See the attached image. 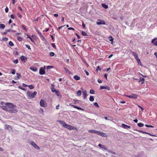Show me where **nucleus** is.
<instances>
[{
    "mask_svg": "<svg viewBox=\"0 0 157 157\" xmlns=\"http://www.w3.org/2000/svg\"><path fill=\"white\" fill-rule=\"evenodd\" d=\"M16 107V106L11 103H7L6 105L1 106V108L10 113H15L17 111L16 109L13 108Z\"/></svg>",
    "mask_w": 157,
    "mask_h": 157,
    "instance_id": "nucleus-1",
    "label": "nucleus"
},
{
    "mask_svg": "<svg viewBox=\"0 0 157 157\" xmlns=\"http://www.w3.org/2000/svg\"><path fill=\"white\" fill-rule=\"evenodd\" d=\"M88 132L91 133L96 134L98 135L101 136L103 137H105L106 135L105 133L100 131H97L93 130H89Z\"/></svg>",
    "mask_w": 157,
    "mask_h": 157,
    "instance_id": "nucleus-2",
    "label": "nucleus"
},
{
    "mask_svg": "<svg viewBox=\"0 0 157 157\" xmlns=\"http://www.w3.org/2000/svg\"><path fill=\"white\" fill-rule=\"evenodd\" d=\"M28 96L30 98H33L37 94L36 91H34L33 93H32L30 91H28L26 92Z\"/></svg>",
    "mask_w": 157,
    "mask_h": 157,
    "instance_id": "nucleus-3",
    "label": "nucleus"
},
{
    "mask_svg": "<svg viewBox=\"0 0 157 157\" xmlns=\"http://www.w3.org/2000/svg\"><path fill=\"white\" fill-rule=\"evenodd\" d=\"M45 66H44V67H41L40 68V70H39V74H40L41 75H43L45 74Z\"/></svg>",
    "mask_w": 157,
    "mask_h": 157,
    "instance_id": "nucleus-4",
    "label": "nucleus"
},
{
    "mask_svg": "<svg viewBox=\"0 0 157 157\" xmlns=\"http://www.w3.org/2000/svg\"><path fill=\"white\" fill-rule=\"evenodd\" d=\"M124 96L131 98L136 99L137 98V95L136 94H132L129 95L124 94Z\"/></svg>",
    "mask_w": 157,
    "mask_h": 157,
    "instance_id": "nucleus-5",
    "label": "nucleus"
},
{
    "mask_svg": "<svg viewBox=\"0 0 157 157\" xmlns=\"http://www.w3.org/2000/svg\"><path fill=\"white\" fill-rule=\"evenodd\" d=\"M96 23L98 25H105V23L104 21L101 20L100 19L98 20L96 22Z\"/></svg>",
    "mask_w": 157,
    "mask_h": 157,
    "instance_id": "nucleus-6",
    "label": "nucleus"
},
{
    "mask_svg": "<svg viewBox=\"0 0 157 157\" xmlns=\"http://www.w3.org/2000/svg\"><path fill=\"white\" fill-rule=\"evenodd\" d=\"M65 128L69 130H75L76 129V128L73 126H72L70 125L67 124L66 125V126Z\"/></svg>",
    "mask_w": 157,
    "mask_h": 157,
    "instance_id": "nucleus-7",
    "label": "nucleus"
},
{
    "mask_svg": "<svg viewBox=\"0 0 157 157\" xmlns=\"http://www.w3.org/2000/svg\"><path fill=\"white\" fill-rule=\"evenodd\" d=\"M100 90H102L104 89H105L108 90L109 91L111 89L108 86H100Z\"/></svg>",
    "mask_w": 157,
    "mask_h": 157,
    "instance_id": "nucleus-8",
    "label": "nucleus"
},
{
    "mask_svg": "<svg viewBox=\"0 0 157 157\" xmlns=\"http://www.w3.org/2000/svg\"><path fill=\"white\" fill-rule=\"evenodd\" d=\"M151 43L155 46H157V38H155L152 39L151 42Z\"/></svg>",
    "mask_w": 157,
    "mask_h": 157,
    "instance_id": "nucleus-9",
    "label": "nucleus"
},
{
    "mask_svg": "<svg viewBox=\"0 0 157 157\" xmlns=\"http://www.w3.org/2000/svg\"><path fill=\"white\" fill-rule=\"evenodd\" d=\"M31 144L35 148H36L37 149H39L40 147L38 146L34 142L32 141L31 142Z\"/></svg>",
    "mask_w": 157,
    "mask_h": 157,
    "instance_id": "nucleus-10",
    "label": "nucleus"
},
{
    "mask_svg": "<svg viewBox=\"0 0 157 157\" xmlns=\"http://www.w3.org/2000/svg\"><path fill=\"white\" fill-rule=\"evenodd\" d=\"M20 59L22 61L25 62L27 60V58L26 57L22 56L20 57Z\"/></svg>",
    "mask_w": 157,
    "mask_h": 157,
    "instance_id": "nucleus-11",
    "label": "nucleus"
},
{
    "mask_svg": "<svg viewBox=\"0 0 157 157\" xmlns=\"http://www.w3.org/2000/svg\"><path fill=\"white\" fill-rule=\"evenodd\" d=\"M98 146L100 148H102L104 150L107 151L108 150V149L105 146L102 145L101 144H99Z\"/></svg>",
    "mask_w": 157,
    "mask_h": 157,
    "instance_id": "nucleus-12",
    "label": "nucleus"
},
{
    "mask_svg": "<svg viewBox=\"0 0 157 157\" xmlns=\"http://www.w3.org/2000/svg\"><path fill=\"white\" fill-rule=\"evenodd\" d=\"M121 127L124 128L128 129L130 128V126H128L124 124H121Z\"/></svg>",
    "mask_w": 157,
    "mask_h": 157,
    "instance_id": "nucleus-13",
    "label": "nucleus"
},
{
    "mask_svg": "<svg viewBox=\"0 0 157 157\" xmlns=\"http://www.w3.org/2000/svg\"><path fill=\"white\" fill-rule=\"evenodd\" d=\"M69 105L71 106L72 107H73L74 108L77 109H78L80 110H83V109H82L81 108L78 107L77 106L75 105H72L71 104H70Z\"/></svg>",
    "mask_w": 157,
    "mask_h": 157,
    "instance_id": "nucleus-14",
    "label": "nucleus"
},
{
    "mask_svg": "<svg viewBox=\"0 0 157 157\" xmlns=\"http://www.w3.org/2000/svg\"><path fill=\"white\" fill-rule=\"evenodd\" d=\"M59 122L64 127H65L66 126V125L67 124H66L65 122L64 121H59Z\"/></svg>",
    "mask_w": 157,
    "mask_h": 157,
    "instance_id": "nucleus-15",
    "label": "nucleus"
},
{
    "mask_svg": "<svg viewBox=\"0 0 157 157\" xmlns=\"http://www.w3.org/2000/svg\"><path fill=\"white\" fill-rule=\"evenodd\" d=\"M40 106L42 107L46 106V104H44V100L43 99L41 100L40 102Z\"/></svg>",
    "mask_w": 157,
    "mask_h": 157,
    "instance_id": "nucleus-16",
    "label": "nucleus"
},
{
    "mask_svg": "<svg viewBox=\"0 0 157 157\" xmlns=\"http://www.w3.org/2000/svg\"><path fill=\"white\" fill-rule=\"evenodd\" d=\"M82 93L83 95L84 96V99H85L86 98L87 95L86 91V90H84L82 92Z\"/></svg>",
    "mask_w": 157,
    "mask_h": 157,
    "instance_id": "nucleus-17",
    "label": "nucleus"
},
{
    "mask_svg": "<svg viewBox=\"0 0 157 157\" xmlns=\"http://www.w3.org/2000/svg\"><path fill=\"white\" fill-rule=\"evenodd\" d=\"M52 87L51 88V91L52 92L54 93L56 92H57V90H56L54 87V85L53 84L52 85Z\"/></svg>",
    "mask_w": 157,
    "mask_h": 157,
    "instance_id": "nucleus-18",
    "label": "nucleus"
},
{
    "mask_svg": "<svg viewBox=\"0 0 157 157\" xmlns=\"http://www.w3.org/2000/svg\"><path fill=\"white\" fill-rule=\"evenodd\" d=\"M5 128L9 130H10L12 129L10 125H5Z\"/></svg>",
    "mask_w": 157,
    "mask_h": 157,
    "instance_id": "nucleus-19",
    "label": "nucleus"
},
{
    "mask_svg": "<svg viewBox=\"0 0 157 157\" xmlns=\"http://www.w3.org/2000/svg\"><path fill=\"white\" fill-rule=\"evenodd\" d=\"M16 75L17 76L15 77V79L17 80L20 79L21 77L20 74L19 73H17Z\"/></svg>",
    "mask_w": 157,
    "mask_h": 157,
    "instance_id": "nucleus-20",
    "label": "nucleus"
},
{
    "mask_svg": "<svg viewBox=\"0 0 157 157\" xmlns=\"http://www.w3.org/2000/svg\"><path fill=\"white\" fill-rule=\"evenodd\" d=\"M36 30L41 37L44 38V37L43 36V35L42 34V33L40 32V31L38 30L37 29H36Z\"/></svg>",
    "mask_w": 157,
    "mask_h": 157,
    "instance_id": "nucleus-21",
    "label": "nucleus"
},
{
    "mask_svg": "<svg viewBox=\"0 0 157 157\" xmlns=\"http://www.w3.org/2000/svg\"><path fill=\"white\" fill-rule=\"evenodd\" d=\"M31 70L36 72L37 71V68L36 67H31L29 68Z\"/></svg>",
    "mask_w": 157,
    "mask_h": 157,
    "instance_id": "nucleus-22",
    "label": "nucleus"
},
{
    "mask_svg": "<svg viewBox=\"0 0 157 157\" xmlns=\"http://www.w3.org/2000/svg\"><path fill=\"white\" fill-rule=\"evenodd\" d=\"M76 80H78L80 79V77L77 75H75L73 77Z\"/></svg>",
    "mask_w": 157,
    "mask_h": 157,
    "instance_id": "nucleus-23",
    "label": "nucleus"
},
{
    "mask_svg": "<svg viewBox=\"0 0 157 157\" xmlns=\"http://www.w3.org/2000/svg\"><path fill=\"white\" fill-rule=\"evenodd\" d=\"M82 92L80 90H78L77 91V95L78 96H80L81 95Z\"/></svg>",
    "mask_w": 157,
    "mask_h": 157,
    "instance_id": "nucleus-24",
    "label": "nucleus"
},
{
    "mask_svg": "<svg viewBox=\"0 0 157 157\" xmlns=\"http://www.w3.org/2000/svg\"><path fill=\"white\" fill-rule=\"evenodd\" d=\"M105 9L108 8V6L105 4H102L101 5Z\"/></svg>",
    "mask_w": 157,
    "mask_h": 157,
    "instance_id": "nucleus-25",
    "label": "nucleus"
},
{
    "mask_svg": "<svg viewBox=\"0 0 157 157\" xmlns=\"http://www.w3.org/2000/svg\"><path fill=\"white\" fill-rule=\"evenodd\" d=\"M89 100L91 101H93L94 100V98L93 96H90V97Z\"/></svg>",
    "mask_w": 157,
    "mask_h": 157,
    "instance_id": "nucleus-26",
    "label": "nucleus"
},
{
    "mask_svg": "<svg viewBox=\"0 0 157 157\" xmlns=\"http://www.w3.org/2000/svg\"><path fill=\"white\" fill-rule=\"evenodd\" d=\"M138 126L140 127H142L144 126L143 124L141 123H140L137 124Z\"/></svg>",
    "mask_w": 157,
    "mask_h": 157,
    "instance_id": "nucleus-27",
    "label": "nucleus"
},
{
    "mask_svg": "<svg viewBox=\"0 0 157 157\" xmlns=\"http://www.w3.org/2000/svg\"><path fill=\"white\" fill-rule=\"evenodd\" d=\"M64 69L69 74L71 73L70 71H69L68 69L65 67L64 68Z\"/></svg>",
    "mask_w": 157,
    "mask_h": 157,
    "instance_id": "nucleus-28",
    "label": "nucleus"
},
{
    "mask_svg": "<svg viewBox=\"0 0 157 157\" xmlns=\"http://www.w3.org/2000/svg\"><path fill=\"white\" fill-rule=\"evenodd\" d=\"M7 103H5L4 102L2 101L1 102L0 104L1 105H0V106H3V105H6Z\"/></svg>",
    "mask_w": 157,
    "mask_h": 157,
    "instance_id": "nucleus-29",
    "label": "nucleus"
},
{
    "mask_svg": "<svg viewBox=\"0 0 157 157\" xmlns=\"http://www.w3.org/2000/svg\"><path fill=\"white\" fill-rule=\"evenodd\" d=\"M5 27V25L3 24H1L0 25V28L4 29Z\"/></svg>",
    "mask_w": 157,
    "mask_h": 157,
    "instance_id": "nucleus-30",
    "label": "nucleus"
},
{
    "mask_svg": "<svg viewBox=\"0 0 157 157\" xmlns=\"http://www.w3.org/2000/svg\"><path fill=\"white\" fill-rule=\"evenodd\" d=\"M145 79L144 78H140L139 80V82H140L141 81H143L144 82V81ZM144 82H142V84H143L144 83Z\"/></svg>",
    "mask_w": 157,
    "mask_h": 157,
    "instance_id": "nucleus-31",
    "label": "nucleus"
},
{
    "mask_svg": "<svg viewBox=\"0 0 157 157\" xmlns=\"http://www.w3.org/2000/svg\"><path fill=\"white\" fill-rule=\"evenodd\" d=\"M28 86L29 87V88L30 89H33L34 88V86L32 85H28Z\"/></svg>",
    "mask_w": 157,
    "mask_h": 157,
    "instance_id": "nucleus-32",
    "label": "nucleus"
},
{
    "mask_svg": "<svg viewBox=\"0 0 157 157\" xmlns=\"http://www.w3.org/2000/svg\"><path fill=\"white\" fill-rule=\"evenodd\" d=\"M82 34L83 36H87V34L85 33V32L84 31H82Z\"/></svg>",
    "mask_w": 157,
    "mask_h": 157,
    "instance_id": "nucleus-33",
    "label": "nucleus"
},
{
    "mask_svg": "<svg viewBox=\"0 0 157 157\" xmlns=\"http://www.w3.org/2000/svg\"><path fill=\"white\" fill-rule=\"evenodd\" d=\"M7 32H15L16 31L15 30H11V29H9L8 30H7Z\"/></svg>",
    "mask_w": 157,
    "mask_h": 157,
    "instance_id": "nucleus-34",
    "label": "nucleus"
},
{
    "mask_svg": "<svg viewBox=\"0 0 157 157\" xmlns=\"http://www.w3.org/2000/svg\"><path fill=\"white\" fill-rule=\"evenodd\" d=\"M53 68V66H48L46 68L47 69H51Z\"/></svg>",
    "mask_w": 157,
    "mask_h": 157,
    "instance_id": "nucleus-35",
    "label": "nucleus"
},
{
    "mask_svg": "<svg viewBox=\"0 0 157 157\" xmlns=\"http://www.w3.org/2000/svg\"><path fill=\"white\" fill-rule=\"evenodd\" d=\"M94 91L93 90L91 89L90 90V93L92 94H94Z\"/></svg>",
    "mask_w": 157,
    "mask_h": 157,
    "instance_id": "nucleus-36",
    "label": "nucleus"
},
{
    "mask_svg": "<svg viewBox=\"0 0 157 157\" xmlns=\"http://www.w3.org/2000/svg\"><path fill=\"white\" fill-rule=\"evenodd\" d=\"M49 54H50V55L51 56H54L55 55V53L53 52H51L49 53Z\"/></svg>",
    "mask_w": 157,
    "mask_h": 157,
    "instance_id": "nucleus-37",
    "label": "nucleus"
},
{
    "mask_svg": "<svg viewBox=\"0 0 157 157\" xmlns=\"http://www.w3.org/2000/svg\"><path fill=\"white\" fill-rule=\"evenodd\" d=\"M9 45L11 46H13L14 45L13 43L11 41H10L9 42Z\"/></svg>",
    "mask_w": 157,
    "mask_h": 157,
    "instance_id": "nucleus-38",
    "label": "nucleus"
},
{
    "mask_svg": "<svg viewBox=\"0 0 157 157\" xmlns=\"http://www.w3.org/2000/svg\"><path fill=\"white\" fill-rule=\"evenodd\" d=\"M13 62L14 63L17 64L18 62V60L17 59H16L13 61Z\"/></svg>",
    "mask_w": 157,
    "mask_h": 157,
    "instance_id": "nucleus-39",
    "label": "nucleus"
},
{
    "mask_svg": "<svg viewBox=\"0 0 157 157\" xmlns=\"http://www.w3.org/2000/svg\"><path fill=\"white\" fill-rule=\"evenodd\" d=\"M17 15L18 17L20 18H21L22 17V15L18 13H17Z\"/></svg>",
    "mask_w": 157,
    "mask_h": 157,
    "instance_id": "nucleus-40",
    "label": "nucleus"
},
{
    "mask_svg": "<svg viewBox=\"0 0 157 157\" xmlns=\"http://www.w3.org/2000/svg\"><path fill=\"white\" fill-rule=\"evenodd\" d=\"M40 112L42 114H43V113H44V110L43 109H42V108H41L40 109Z\"/></svg>",
    "mask_w": 157,
    "mask_h": 157,
    "instance_id": "nucleus-41",
    "label": "nucleus"
},
{
    "mask_svg": "<svg viewBox=\"0 0 157 157\" xmlns=\"http://www.w3.org/2000/svg\"><path fill=\"white\" fill-rule=\"evenodd\" d=\"M11 73L13 75L15 74V70L13 69L12 71L11 72Z\"/></svg>",
    "mask_w": 157,
    "mask_h": 157,
    "instance_id": "nucleus-42",
    "label": "nucleus"
},
{
    "mask_svg": "<svg viewBox=\"0 0 157 157\" xmlns=\"http://www.w3.org/2000/svg\"><path fill=\"white\" fill-rule=\"evenodd\" d=\"M132 54L134 56V57L138 55L135 52H132Z\"/></svg>",
    "mask_w": 157,
    "mask_h": 157,
    "instance_id": "nucleus-43",
    "label": "nucleus"
},
{
    "mask_svg": "<svg viewBox=\"0 0 157 157\" xmlns=\"http://www.w3.org/2000/svg\"><path fill=\"white\" fill-rule=\"evenodd\" d=\"M94 105L98 107H99L98 103L96 102L94 103Z\"/></svg>",
    "mask_w": 157,
    "mask_h": 157,
    "instance_id": "nucleus-44",
    "label": "nucleus"
},
{
    "mask_svg": "<svg viewBox=\"0 0 157 157\" xmlns=\"http://www.w3.org/2000/svg\"><path fill=\"white\" fill-rule=\"evenodd\" d=\"M109 38L110 41H112L113 40V38L112 36H110Z\"/></svg>",
    "mask_w": 157,
    "mask_h": 157,
    "instance_id": "nucleus-45",
    "label": "nucleus"
},
{
    "mask_svg": "<svg viewBox=\"0 0 157 157\" xmlns=\"http://www.w3.org/2000/svg\"><path fill=\"white\" fill-rule=\"evenodd\" d=\"M145 125L147 127H151V128H153L154 127L153 126L151 125H148L147 124H146Z\"/></svg>",
    "mask_w": 157,
    "mask_h": 157,
    "instance_id": "nucleus-46",
    "label": "nucleus"
},
{
    "mask_svg": "<svg viewBox=\"0 0 157 157\" xmlns=\"http://www.w3.org/2000/svg\"><path fill=\"white\" fill-rule=\"evenodd\" d=\"M17 40L20 41H21L22 40V38L21 37H19V36H18L17 37Z\"/></svg>",
    "mask_w": 157,
    "mask_h": 157,
    "instance_id": "nucleus-47",
    "label": "nucleus"
},
{
    "mask_svg": "<svg viewBox=\"0 0 157 157\" xmlns=\"http://www.w3.org/2000/svg\"><path fill=\"white\" fill-rule=\"evenodd\" d=\"M5 12L6 13H7L8 12V11H9V9L7 7H6V8H5Z\"/></svg>",
    "mask_w": 157,
    "mask_h": 157,
    "instance_id": "nucleus-48",
    "label": "nucleus"
},
{
    "mask_svg": "<svg viewBox=\"0 0 157 157\" xmlns=\"http://www.w3.org/2000/svg\"><path fill=\"white\" fill-rule=\"evenodd\" d=\"M18 87L19 88H20V89H21V90H25V88H22L21 86H18Z\"/></svg>",
    "mask_w": 157,
    "mask_h": 157,
    "instance_id": "nucleus-49",
    "label": "nucleus"
},
{
    "mask_svg": "<svg viewBox=\"0 0 157 157\" xmlns=\"http://www.w3.org/2000/svg\"><path fill=\"white\" fill-rule=\"evenodd\" d=\"M8 40V38H3V40H4L5 41H7Z\"/></svg>",
    "mask_w": 157,
    "mask_h": 157,
    "instance_id": "nucleus-50",
    "label": "nucleus"
},
{
    "mask_svg": "<svg viewBox=\"0 0 157 157\" xmlns=\"http://www.w3.org/2000/svg\"><path fill=\"white\" fill-rule=\"evenodd\" d=\"M107 76L108 75L107 74H105L104 75V76L106 80L107 79Z\"/></svg>",
    "mask_w": 157,
    "mask_h": 157,
    "instance_id": "nucleus-51",
    "label": "nucleus"
},
{
    "mask_svg": "<svg viewBox=\"0 0 157 157\" xmlns=\"http://www.w3.org/2000/svg\"><path fill=\"white\" fill-rule=\"evenodd\" d=\"M28 38L30 39L31 41L33 42H34V40L30 37H29Z\"/></svg>",
    "mask_w": 157,
    "mask_h": 157,
    "instance_id": "nucleus-52",
    "label": "nucleus"
},
{
    "mask_svg": "<svg viewBox=\"0 0 157 157\" xmlns=\"http://www.w3.org/2000/svg\"><path fill=\"white\" fill-rule=\"evenodd\" d=\"M68 29L69 30H75L73 28H71V27H70V28H68Z\"/></svg>",
    "mask_w": 157,
    "mask_h": 157,
    "instance_id": "nucleus-53",
    "label": "nucleus"
},
{
    "mask_svg": "<svg viewBox=\"0 0 157 157\" xmlns=\"http://www.w3.org/2000/svg\"><path fill=\"white\" fill-rule=\"evenodd\" d=\"M52 45L54 48H56V45L54 43L52 44Z\"/></svg>",
    "mask_w": 157,
    "mask_h": 157,
    "instance_id": "nucleus-54",
    "label": "nucleus"
},
{
    "mask_svg": "<svg viewBox=\"0 0 157 157\" xmlns=\"http://www.w3.org/2000/svg\"><path fill=\"white\" fill-rule=\"evenodd\" d=\"M26 47L28 48V49H29V50L31 49L29 45H26Z\"/></svg>",
    "mask_w": 157,
    "mask_h": 157,
    "instance_id": "nucleus-55",
    "label": "nucleus"
},
{
    "mask_svg": "<svg viewBox=\"0 0 157 157\" xmlns=\"http://www.w3.org/2000/svg\"><path fill=\"white\" fill-rule=\"evenodd\" d=\"M84 71L85 72L86 74L88 76L89 75V73L88 71H87L86 70H85Z\"/></svg>",
    "mask_w": 157,
    "mask_h": 157,
    "instance_id": "nucleus-56",
    "label": "nucleus"
},
{
    "mask_svg": "<svg viewBox=\"0 0 157 157\" xmlns=\"http://www.w3.org/2000/svg\"><path fill=\"white\" fill-rule=\"evenodd\" d=\"M97 71H100L101 70V68H100L99 66H98L97 67Z\"/></svg>",
    "mask_w": 157,
    "mask_h": 157,
    "instance_id": "nucleus-57",
    "label": "nucleus"
},
{
    "mask_svg": "<svg viewBox=\"0 0 157 157\" xmlns=\"http://www.w3.org/2000/svg\"><path fill=\"white\" fill-rule=\"evenodd\" d=\"M10 17L12 19H14L15 18L13 14H11V15H10Z\"/></svg>",
    "mask_w": 157,
    "mask_h": 157,
    "instance_id": "nucleus-58",
    "label": "nucleus"
},
{
    "mask_svg": "<svg viewBox=\"0 0 157 157\" xmlns=\"http://www.w3.org/2000/svg\"><path fill=\"white\" fill-rule=\"evenodd\" d=\"M22 86H24V87H28V85H26V84H25V83H23L22 84Z\"/></svg>",
    "mask_w": 157,
    "mask_h": 157,
    "instance_id": "nucleus-59",
    "label": "nucleus"
},
{
    "mask_svg": "<svg viewBox=\"0 0 157 157\" xmlns=\"http://www.w3.org/2000/svg\"><path fill=\"white\" fill-rule=\"evenodd\" d=\"M21 26L24 29H26V28L25 26L24 25H22Z\"/></svg>",
    "mask_w": 157,
    "mask_h": 157,
    "instance_id": "nucleus-60",
    "label": "nucleus"
},
{
    "mask_svg": "<svg viewBox=\"0 0 157 157\" xmlns=\"http://www.w3.org/2000/svg\"><path fill=\"white\" fill-rule=\"evenodd\" d=\"M54 16L55 17H57L58 16V15L57 14L55 13V14H54Z\"/></svg>",
    "mask_w": 157,
    "mask_h": 157,
    "instance_id": "nucleus-61",
    "label": "nucleus"
},
{
    "mask_svg": "<svg viewBox=\"0 0 157 157\" xmlns=\"http://www.w3.org/2000/svg\"><path fill=\"white\" fill-rule=\"evenodd\" d=\"M98 82L100 83H101L102 82V81L101 80L98 79Z\"/></svg>",
    "mask_w": 157,
    "mask_h": 157,
    "instance_id": "nucleus-62",
    "label": "nucleus"
},
{
    "mask_svg": "<svg viewBox=\"0 0 157 157\" xmlns=\"http://www.w3.org/2000/svg\"><path fill=\"white\" fill-rule=\"evenodd\" d=\"M82 25L83 26V28H85V25L84 24V23L83 22L82 23Z\"/></svg>",
    "mask_w": 157,
    "mask_h": 157,
    "instance_id": "nucleus-63",
    "label": "nucleus"
},
{
    "mask_svg": "<svg viewBox=\"0 0 157 157\" xmlns=\"http://www.w3.org/2000/svg\"><path fill=\"white\" fill-rule=\"evenodd\" d=\"M154 54L155 55V56L156 57L157 59V52H155Z\"/></svg>",
    "mask_w": 157,
    "mask_h": 157,
    "instance_id": "nucleus-64",
    "label": "nucleus"
}]
</instances>
